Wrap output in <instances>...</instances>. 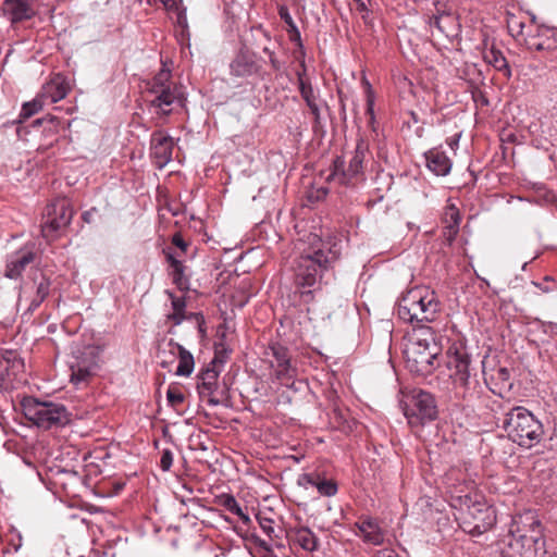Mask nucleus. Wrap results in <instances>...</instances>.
Here are the masks:
<instances>
[{
  "label": "nucleus",
  "mask_w": 557,
  "mask_h": 557,
  "mask_svg": "<svg viewBox=\"0 0 557 557\" xmlns=\"http://www.w3.org/2000/svg\"><path fill=\"white\" fill-rule=\"evenodd\" d=\"M364 87H366V102H367V109L366 114L369 117V125L372 127L373 131H375V114H374V102H375V95L374 90L371 86V84L364 79Z\"/></svg>",
  "instance_id": "obj_33"
},
{
  "label": "nucleus",
  "mask_w": 557,
  "mask_h": 557,
  "mask_svg": "<svg viewBox=\"0 0 557 557\" xmlns=\"http://www.w3.org/2000/svg\"><path fill=\"white\" fill-rule=\"evenodd\" d=\"M308 108L314 117V124L318 125L320 123V119H321L320 107H319L318 102L309 104Z\"/></svg>",
  "instance_id": "obj_47"
},
{
  "label": "nucleus",
  "mask_w": 557,
  "mask_h": 557,
  "mask_svg": "<svg viewBox=\"0 0 557 557\" xmlns=\"http://www.w3.org/2000/svg\"><path fill=\"white\" fill-rule=\"evenodd\" d=\"M90 214H91V212H89V211H87V212H85V213L83 214V219H84L86 222H88V223L90 222V220H89V219H90Z\"/></svg>",
  "instance_id": "obj_53"
},
{
  "label": "nucleus",
  "mask_w": 557,
  "mask_h": 557,
  "mask_svg": "<svg viewBox=\"0 0 557 557\" xmlns=\"http://www.w3.org/2000/svg\"><path fill=\"white\" fill-rule=\"evenodd\" d=\"M441 302L436 293L428 286H414L404 293L397 302V315L410 324L423 325L436 320Z\"/></svg>",
  "instance_id": "obj_2"
},
{
  "label": "nucleus",
  "mask_w": 557,
  "mask_h": 557,
  "mask_svg": "<svg viewBox=\"0 0 557 557\" xmlns=\"http://www.w3.org/2000/svg\"><path fill=\"white\" fill-rule=\"evenodd\" d=\"M339 257L336 249L322 247L300 255L296 261L295 284L304 296H311L314 288L322 277V273L327 270Z\"/></svg>",
  "instance_id": "obj_4"
},
{
  "label": "nucleus",
  "mask_w": 557,
  "mask_h": 557,
  "mask_svg": "<svg viewBox=\"0 0 557 557\" xmlns=\"http://www.w3.org/2000/svg\"><path fill=\"white\" fill-rule=\"evenodd\" d=\"M259 525L262 531L269 536L272 537L274 534V521L270 518L258 516Z\"/></svg>",
  "instance_id": "obj_41"
},
{
  "label": "nucleus",
  "mask_w": 557,
  "mask_h": 557,
  "mask_svg": "<svg viewBox=\"0 0 557 557\" xmlns=\"http://www.w3.org/2000/svg\"><path fill=\"white\" fill-rule=\"evenodd\" d=\"M355 535L367 545L381 546L385 541V531L379 521L371 517L360 518L355 524Z\"/></svg>",
  "instance_id": "obj_17"
},
{
  "label": "nucleus",
  "mask_w": 557,
  "mask_h": 557,
  "mask_svg": "<svg viewBox=\"0 0 557 557\" xmlns=\"http://www.w3.org/2000/svg\"><path fill=\"white\" fill-rule=\"evenodd\" d=\"M208 404L211 405V406H218L220 404V401L213 397H210L208 399Z\"/></svg>",
  "instance_id": "obj_52"
},
{
  "label": "nucleus",
  "mask_w": 557,
  "mask_h": 557,
  "mask_svg": "<svg viewBox=\"0 0 557 557\" xmlns=\"http://www.w3.org/2000/svg\"><path fill=\"white\" fill-rule=\"evenodd\" d=\"M375 557H399L397 553L392 549H381L376 553Z\"/></svg>",
  "instance_id": "obj_50"
},
{
  "label": "nucleus",
  "mask_w": 557,
  "mask_h": 557,
  "mask_svg": "<svg viewBox=\"0 0 557 557\" xmlns=\"http://www.w3.org/2000/svg\"><path fill=\"white\" fill-rule=\"evenodd\" d=\"M0 380L3 381L4 380V373H1L0 374Z\"/></svg>",
  "instance_id": "obj_57"
},
{
  "label": "nucleus",
  "mask_w": 557,
  "mask_h": 557,
  "mask_svg": "<svg viewBox=\"0 0 557 557\" xmlns=\"http://www.w3.org/2000/svg\"><path fill=\"white\" fill-rule=\"evenodd\" d=\"M277 11L280 18L286 24V32L297 27L289 13L288 8L285 4H278Z\"/></svg>",
  "instance_id": "obj_39"
},
{
  "label": "nucleus",
  "mask_w": 557,
  "mask_h": 557,
  "mask_svg": "<svg viewBox=\"0 0 557 557\" xmlns=\"http://www.w3.org/2000/svg\"><path fill=\"white\" fill-rule=\"evenodd\" d=\"M554 557H557V555H556V556H554Z\"/></svg>",
  "instance_id": "obj_58"
},
{
  "label": "nucleus",
  "mask_w": 557,
  "mask_h": 557,
  "mask_svg": "<svg viewBox=\"0 0 557 557\" xmlns=\"http://www.w3.org/2000/svg\"><path fill=\"white\" fill-rule=\"evenodd\" d=\"M288 38L292 42H294L298 49L302 50L301 36L298 27L287 30Z\"/></svg>",
  "instance_id": "obj_45"
},
{
  "label": "nucleus",
  "mask_w": 557,
  "mask_h": 557,
  "mask_svg": "<svg viewBox=\"0 0 557 557\" xmlns=\"http://www.w3.org/2000/svg\"><path fill=\"white\" fill-rule=\"evenodd\" d=\"M442 222L444 224L443 236L446 243L451 245L459 233L461 222V214L454 203H449L445 207Z\"/></svg>",
  "instance_id": "obj_22"
},
{
  "label": "nucleus",
  "mask_w": 557,
  "mask_h": 557,
  "mask_svg": "<svg viewBox=\"0 0 557 557\" xmlns=\"http://www.w3.org/2000/svg\"><path fill=\"white\" fill-rule=\"evenodd\" d=\"M368 153L369 144L363 138H359L348 166L345 168V161L342 158H337L333 163V171L327 180L336 181L341 185L350 184L354 178L362 174L363 162Z\"/></svg>",
  "instance_id": "obj_9"
},
{
  "label": "nucleus",
  "mask_w": 557,
  "mask_h": 557,
  "mask_svg": "<svg viewBox=\"0 0 557 557\" xmlns=\"http://www.w3.org/2000/svg\"><path fill=\"white\" fill-rule=\"evenodd\" d=\"M35 123H36V124H40V123H42V120L38 119V120H36V122H35Z\"/></svg>",
  "instance_id": "obj_56"
},
{
  "label": "nucleus",
  "mask_w": 557,
  "mask_h": 557,
  "mask_svg": "<svg viewBox=\"0 0 557 557\" xmlns=\"http://www.w3.org/2000/svg\"><path fill=\"white\" fill-rule=\"evenodd\" d=\"M302 71L297 72V78H298V88L300 91V95L302 99L305 100L306 104H312L318 102L317 94L311 85V83L305 78L306 67L304 62L301 63Z\"/></svg>",
  "instance_id": "obj_30"
},
{
  "label": "nucleus",
  "mask_w": 557,
  "mask_h": 557,
  "mask_svg": "<svg viewBox=\"0 0 557 557\" xmlns=\"http://www.w3.org/2000/svg\"><path fill=\"white\" fill-rule=\"evenodd\" d=\"M73 218V209L66 199H58L47 207V218L41 225L42 236L50 239L55 234L70 225Z\"/></svg>",
  "instance_id": "obj_13"
},
{
  "label": "nucleus",
  "mask_w": 557,
  "mask_h": 557,
  "mask_svg": "<svg viewBox=\"0 0 557 557\" xmlns=\"http://www.w3.org/2000/svg\"><path fill=\"white\" fill-rule=\"evenodd\" d=\"M512 548L519 549L523 557H543L546 554L545 539L541 531V522L533 520L531 523V534H520L516 536L512 533V541L509 543Z\"/></svg>",
  "instance_id": "obj_14"
},
{
  "label": "nucleus",
  "mask_w": 557,
  "mask_h": 557,
  "mask_svg": "<svg viewBox=\"0 0 557 557\" xmlns=\"http://www.w3.org/2000/svg\"><path fill=\"white\" fill-rule=\"evenodd\" d=\"M2 10L12 23L30 20L35 15L32 4L24 0H4Z\"/></svg>",
  "instance_id": "obj_21"
},
{
  "label": "nucleus",
  "mask_w": 557,
  "mask_h": 557,
  "mask_svg": "<svg viewBox=\"0 0 557 557\" xmlns=\"http://www.w3.org/2000/svg\"><path fill=\"white\" fill-rule=\"evenodd\" d=\"M540 40L534 44L537 50H553L557 48V28L541 26L537 30Z\"/></svg>",
  "instance_id": "obj_28"
},
{
  "label": "nucleus",
  "mask_w": 557,
  "mask_h": 557,
  "mask_svg": "<svg viewBox=\"0 0 557 557\" xmlns=\"http://www.w3.org/2000/svg\"><path fill=\"white\" fill-rule=\"evenodd\" d=\"M483 59L496 71L502 72L507 78L511 77V70L506 58L494 45L483 51Z\"/></svg>",
  "instance_id": "obj_27"
},
{
  "label": "nucleus",
  "mask_w": 557,
  "mask_h": 557,
  "mask_svg": "<svg viewBox=\"0 0 557 557\" xmlns=\"http://www.w3.org/2000/svg\"><path fill=\"white\" fill-rule=\"evenodd\" d=\"M69 91L70 86L65 77L57 75L42 87L40 96L45 101L49 100L51 103H55L64 99Z\"/></svg>",
  "instance_id": "obj_23"
},
{
  "label": "nucleus",
  "mask_w": 557,
  "mask_h": 557,
  "mask_svg": "<svg viewBox=\"0 0 557 557\" xmlns=\"http://www.w3.org/2000/svg\"><path fill=\"white\" fill-rule=\"evenodd\" d=\"M261 63L253 51L243 48L230 63V74L234 77L246 78L260 75Z\"/></svg>",
  "instance_id": "obj_16"
},
{
  "label": "nucleus",
  "mask_w": 557,
  "mask_h": 557,
  "mask_svg": "<svg viewBox=\"0 0 557 557\" xmlns=\"http://www.w3.org/2000/svg\"><path fill=\"white\" fill-rule=\"evenodd\" d=\"M442 346L433 327L420 325L409 334L404 347L406 368L418 375H429L438 367Z\"/></svg>",
  "instance_id": "obj_1"
},
{
  "label": "nucleus",
  "mask_w": 557,
  "mask_h": 557,
  "mask_svg": "<svg viewBox=\"0 0 557 557\" xmlns=\"http://www.w3.org/2000/svg\"><path fill=\"white\" fill-rule=\"evenodd\" d=\"M21 407L25 418L39 429H57L70 422V413L62 404L26 397L22 400Z\"/></svg>",
  "instance_id": "obj_7"
},
{
  "label": "nucleus",
  "mask_w": 557,
  "mask_h": 557,
  "mask_svg": "<svg viewBox=\"0 0 557 557\" xmlns=\"http://www.w3.org/2000/svg\"><path fill=\"white\" fill-rule=\"evenodd\" d=\"M404 414L411 426L436 420L438 410L434 395L423 389L411 391L404 401Z\"/></svg>",
  "instance_id": "obj_8"
},
{
  "label": "nucleus",
  "mask_w": 557,
  "mask_h": 557,
  "mask_svg": "<svg viewBox=\"0 0 557 557\" xmlns=\"http://www.w3.org/2000/svg\"><path fill=\"white\" fill-rule=\"evenodd\" d=\"M504 429L508 437L524 448L537 445L544 435L543 424L524 407H513L506 413Z\"/></svg>",
  "instance_id": "obj_6"
},
{
  "label": "nucleus",
  "mask_w": 557,
  "mask_h": 557,
  "mask_svg": "<svg viewBox=\"0 0 557 557\" xmlns=\"http://www.w3.org/2000/svg\"><path fill=\"white\" fill-rule=\"evenodd\" d=\"M289 536L305 552L312 553L319 547V539L308 527L292 529Z\"/></svg>",
  "instance_id": "obj_25"
},
{
  "label": "nucleus",
  "mask_w": 557,
  "mask_h": 557,
  "mask_svg": "<svg viewBox=\"0 0 557 557\" xmlns=\"http://www.w3.org/2000/svg\"><path fill=\"white\" fill-rule=\"evenodd\" d=\"M298 485L308 490L315 487L320 495L331 497L337 493V485L333 480L322 478L319 473H304L298 478Z\"/></svg>",
  "instance_id": "obj_20"
},
{
  "label": "nucleus",
  "mask_w": 557,
  "mask_h": 557,
  "mask_svg": "<svg viewBox=\"0 0 557 557\" xmlns=\"http://www.w3.org/2000/svg\"><path fill=\"white\" fill-rule=\"evenodd\" d=\"M494 379H496L498 382H500L502 384H509V380H510V372L507 368L505 367H499L496 371H495V374H494Z\"/></svg>",
  "instance_id": "obj_44"
},
{
  "label": "nucleus",
  "mask_w": 557,
  "mask_h": 557,
  "mask_svg": "<svg viewBox=\"0 0 557 557\" xmlns=\"http://www.w3.org/2000/svg\"><path fill=\"white\" fill-rule=\"evenodd\" d=\"M459 139H460V134H456L449 138L446 139V144L453 149V150H456V148L458 147V144H459Z\"/></svg>",
  "instance_id": "obj_49"
},
{
  "label": "nucleus",
  "mask_w": 557,
  "mask_h": 557,
  "mask_svg": "<svg viewBox=\"0 0 557 557\" xmlns=\"http://www.w3.org/2000/svg\"><path fill=\"white\" fill-rule=\"evenodd\" d=\"M166 259L170 263V267L172 269V278L173 283L180 288V289H187L188 288V278L184 275V264L182 261L176 259L172 253H169L166 256Z\"/></svg>",
  "instance_id": "obj_29"
},
{
  "label": "nucleus",
  "mask_w": 557,
  "mask_h": 557,
  "mask_svg": "<svg viewBox=\"0 0 557 557\" xmlns=\"http://www.w3.org/2000/svg\"><path fill=\"white\" fill-rule=\"evenodd\" d=\"M149 94L153 96L149 106L160 119L169 116L176 108L183 107L186 100L183 87L178 84L154 89Z\"/></svg>",
  "instance_id": "obj_11"
},
{
  "label": "nucleus",
  "mask_w": 557,
  "mask_h": 557,
  "mask_svg": "<svg viewBox=\"0 0 557 557\" xmlns=\"http://www.w3.org/2000/svg\"><path fill=\"white\" fill-rule=\"evenodd\" d=\"M449 21L451 23L455 22V16L449 13H444L438 16H435L431 22V25L436 27L440 32L446 34L448 36V29L444 25V22Z\"/></svg>",
  "instance_id": "obj_38"
},
{
  "label": "nucleus",
  "mask_w": 557,
  "mask_h": 557,
  "mask_svg": "<svg viewBox=\"0 0 557 557\" xmlns=\"http://www.w3.org/2000/svg\"><path fill=\"white\" fill-rule=\"evenodd\" d=\"M70 363L71 382L79 385L87 382L99 369L100 352L95 346H86L74 352Z\"/></svg>",
  "instance_id": "obj_10"
},
{
  "label": "nucleus",
  "mask_w": 557,
  "mask_h": 557,
  "mask_svg": "<svg viewBox=\"0 0 557 557\" xmlns=\"http://www.w3.org/2000/svg\"><path fill=\"white\" fill-rule=\"evenodd\" d=\"M172 244L180 248L182 251H186L188 244L180 234H174L172 237Z\"/></svg>",
  "instance_id": "obj_46"
},
{
  "label": "nucleus",
  "mask_w": 557,
  "mask_h": 557,
  "mask_svg": "<svg viewBox=\"0 0 557 557\" xmlns=\"http://www.w3.org/2000/svg\"><path fill=\"white\" fill-rule=\"evenodd\" d=\"M510 32H517V35H521L522 32H523V28H524V24L523 23H517L516 21H512L509 23L508 25Z\"/></svg>",
  "instance_id": "obj_48"
},
{
  "label": "nucleus",
  "mask_w": 557,
  "mask_h": 557,
  "mask_svg": "<svg viewBox=\"0 0 557 557\" xmlns=\"http://www.w3.org/2000/svg\"><path fill=\"white\" fill-rule=\"evenodd\" d=\"M223 363V358L215 355L210 363V367H208L199 374L197 388L201 396L212 395L214 393L216 389L218 377L221 371L220 367H222Z\"/></svg>",
  "instance_id": "obj_19"
},
{
  "label": "nucleus",
  "mask_w": 557,
  "mask_h": 557,
  "mask_svg": "<svg viewBox=\"0 0 557 557\" xmlns=\"http://www.w3.org/2000/svg\"><path fill=\"white\" fill-rule=\"evenodd\" d=\"M268 356L273 358L272 367L275 368L276 379L287 387H294L296 368L290 362L288 349L278 343L269 346Z\"/></svg>",
  "instance_id": "obj_15"
},
{
  "label": "nucleus",
  "mask_w": 557,
  "mask_h": 557,
  "mask_svg": "<svg viewBox=\"0 0 557 557\" xmlns=\"http://www.w3.org/2000/svg\"><path fill=\"white\" fill-rule=\"evenodd\" d=\"M17 536H18V541H20V543H18V545L15 547V550H17V549L20 548V546H21V540H22V535H21L20 533L17 534Z\"/></svg>",
  "instance_id": "obj_54"
},
{
  "label": "nucleus",
  "mask_w": 557,
  "mask_h": 557,
  "mask_svg": "<svg viewBox=\"0 0 557 557\" xmlns=\"http://www.w3.org/2000/svg\"><path fill=\"white\" fill-rule=\"evenodd\" d=\"M222 504L233 515H236L237 517H239V518H242L244 520H248V516H246L244 513V510H243L242 506L238 504V502L235 499L234 496L225 495L223 497Z\"/></svg>",
  "instance_id": "obj_36"
},
{
  "label": "nucleus",
  "mask_w": 557,
  "mask_h": 557,
  "mask_svg": "<svg viewBox=\"0 0 557 557\" xmlns=\"http://www.w3.org/2000/svg\"><path fill=\"white\" fill-rule=\"evenodd\" d=\"M444 25L447 27L448 29V36L451 35L454 36L455 35V32L458 29V23L457 21L455 20L454 23L449 22V21H446L444 22Z\"/></svg>",
  "instance_id": "obj_51"
},
{
  "label": "nucleus",
  "mask_w": 557,
  "mask_h": 557,
  "mask_svg": "<svg viewBox=\"0 0 557 557\" xmlns=\"http://www.w3.org/2000/svg\"><path fill=\"white\" fill-rule=\"evenodd\" d=\"M44 104H45V100L39 95L32 101L23 104L22 111L20 114L21 117L27 119V117L36 114L37 112H39L42 109Z\"/></svg>",
  "instance_id": "obj_35"
},
{
  "label": "nucleus",
  "mask_w": 557,
  "mask_h": 557,
  "mask_svg": "<svg viewBox=\"0 0 557 557\" xmlns=\"http://www.w3.org/2000/svg\"><path fill=\"white\" fill-rule=\"evenodd\" d=\"M428 169L437 176H446L451 170V161L444 151L432 149L425 153Z\"/></svg>",
  "instance_id": "obj_24"
},
{
  "label": "nucleus",
  "mask_w": 557,
  "mask_h": 557,
  "mask_svg": "<svg viewBox=\"0 0 557 557\" xmlns=\"http://www.w3.org/2000/svg\"><path fill=\"white\" fill-rule=\"evenodd\" d=\"M173 138L162 131H156L151 135V154L158 168L162 169L172 159Z\"/></svg>",
  "instance_id": "obj_18"
},
{
  "label": "nucleus",
  "mask_w": 557,
  "mask_h": 557,
  "mask_svg": "<svg viewBox=\"0 0 557 557\" xmlns=\"http://www.w3.org/2000/svg\"><path fill=\"white\" fill-rule=\"evenodd\" d=\"M49 290H50V280L42 276L40 282L37 284L36 294L30 300L28 310L32 312L35 311L42 304V301L47 298V296L49 295Z\"/></svg>",
  "instance_id": "obj_32"
},
{
  "label": "nucleus",
  "mask_w": 557,
  "mask_h": 557,
  "mask_svg": "<svg viewBox=\"0 0 557 557\" xmlns=\"http://www.w3.org/2000/svg\"><path fill=\"white\" fill-rule=\"evenodd\" d=\"M165 357H166L168 359H172L173 361H174V359L176 358V357H173L170 352H166Z\"/></svg>",
  "instance_id": "obj_55"
},
{
  "label": "nucleus",
  "mask_w": 557,
  "mask_h": 557,
  "mask_svg": "<svg viewBox=\"0 0 557 557\" xmlns=\"http://www.w3.org/2000/svg\"><path fill=\"white\" fill-rule=\"evenodd\" d=\"M172 297L173 313L169 315V319L178 325L183 322L185 315L186 300L184 297Z\"/></svg>",
  "instance_id": "obj_34"
},
{
  "label": "nucleus",
  "mask_w": 557,
  "mask_h": 557,
  "mask_svg": "<svg viewBox=\"0 0 557 557\" xmlns=\"http://www.w3.org/2000/svg\"><path fill=\"white\" fill-rule=\"evenodd\" d=\"M446 366L451 371L456 395L468 405H474L480 400L483 388L478 380L470 374V356L461 342H454L447 349Z\"/></svg>",
  "instance_id": "obj_3"
},
{
  "label": "nucleus",
  "mask_w": 557,
  "mask_h": 557,
  "mask_svg": "<svg viewBox=\"0 0 557 557\" xmlns=\"http://www.w3.org/2000/svg\"><path fill=\"white\" fill-rule=\"evenodd\" d=\"M35 253L32 250H22L8 261L5 276L17 278L27 264L34 261Z\"/></svg>",
  "instance_id": "obj_26"
},
{
  "label": "nucleus",
  "mask_w": 557,
  "mask_h": 557,
  "mask_svg": "<svg viewBox=\"0 0 557 557\" xmlns=\"http://www.w3.org/2000/svg\"><path fill=\"white\" fill-rule=\"evenodd\" d=\"M451 506L461 512L462 528L472 536L485 533L496 522L495 509L478 495L451 494Z\"/></svg>",
  "instance_id": "obj_5"
},
{
  "label": "nucleus",
  "mask_w": 557,
  "mask_h": 557,
  "mask_svg": "<svg viewBox=\"0 0 557 557\" xmlns=\"http://www.w3.org/2000/svg\"><path fill=\"white\" fill-rule=\"evenodd\" d=\"M166 399L172 407H176L184 401V395L177 388L170 387L166 392Z\"/></svg>",
  "instance_id": "obj_40"
},
{
  "label": "nucleus",
  "mask_w": 557,
  "mask_h": 557,
  "mask_svg": "<svg viewBox=\"0 0 557 557\" xmlns=\"http://www.w3.org/2000/svg\"><path fill=\"white\" fill-rule=\"evenodd\" d=\"M171 70L163 66L148 83H147V91H152L159 88H165L168 86L176 85L171 79Z\"/></svg>",
  "instance_id": "obj_31"
},
{
  "label": "nucleus",
  "mask_w": 557,
  "mask_h": 557,
  "mask_svg": "<svg viewBox=\"0 0 557 557\" xmlns=\"http://www.w3.org/2000/svg\"><path fill=\"white\" fill-rule=\"evenodd\" d=\"M532 285L539 288L542 293H552L557 290V283L553 276L546 275L541 282L532 281Z\"/></svg>",
  "instance_id": "obj_37"
},
{
  "label": "nucleus",
  "mask_w": 557,
  "mask_h": 557,
  "mask_svg": "<svg viewBox=\"0 0 557 557\" xmlns=\"http://www.w3.org/2000/svg\"><path fill=\"white\" fill-rule=\"evenodd\" d=\"M173 463V454L170 449H164L160 459V468L163 471H169Z\"/></svg>",
  "instance_id": "obj_43"
},
{
  "label": "nucleus",
  "mask_w": 557,
  "mask_h": 557,
  "mask_svg": "<svg viewBox=\"0 0 557 557\" xmlns=\"http://www.w3.org/2000/svg\"><path fill=\"white\" fill-rule=\"evenodd\" d=\"M166 352H170L173 357H177L178 359V366L175 371L176 375L189 376L193 373L195 367L194 356L182 345L173 339L163 341L159 345L157 358L162 368H168L173 363L172 359L165 357Z\"/></svg>",
  "instance_id": "obj_12"
},
{
  "label": "nucleus",
  "mask_w": 557,
  "mask_h": 557,
  "mask_svg": "<svg viewBox=\"0 0 557 557\" xmlns=\"http://www.w3.org/2000/svg\"><path fill=\"white\" fill-rule=\"evenodd\" d=\"M262 51L264 54L269 57V63L271 67L276 72L281 71L283 67V63L276 58L275 52L271 50L269 47H264Z\"/></svg>",
  "instance_id": "obj_42"
}]
</instances>
